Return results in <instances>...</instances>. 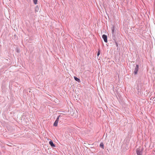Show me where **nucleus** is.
Returning <instances> with one entry per match:
<instances>
[{
	"label": "nucleus",
	"instance_id": "13",
	"mask_svg": "<svg viewBox=\"0 0 155 155\" xmlns=\"http://www.w3.org/2000/svg\"><path fill=\"white\" fill-rule=\"evenodd\" d=\"M115 44H116V47H118V43L116 42H115Z\"/></svg>",
	"mask_w": 155,
	"mask_h": 155
},
{
	"label": "nucleus",
	"instance_id": "14",
	"mask_svg": "<svg viewBox=\"0 0 155 155\" xmlns=\"http://www.w3.org/2000/svg\"><path fill=\"white\" fill-rule=\"evenodd\" d=\"M56 122H58V121L57 120H56L55 121Z\"/></svg>",
	"mask_w": 155,
	"mask_h": 155
},
{
	"label": "nucleus",
	"instance_id": "9",
	"mask_svg": "<svg viewBox=\"0 0 155 155\" xmlns=\"http://www.w3.org/2000/svg\"><path fill=\"white\" fill-rule=\"evenodd\" d=\"M33 2L34 4L35 5L38 4V0H33Z\"/></svg>",
	"mask_w": 155,
	"mask_h": 155
},
{
	"label": "nucleus",
	"instance_id": "3",
	"mask_svg": "<svg viewBox=\"0 0 155 155\" xmlns=\"http://www.w3.org/2000/svg\"><path fill=\"white\" fill-rule=\"evenodd\" d=\"M102 38L103 39L105 42H107V36L106 35H103L102 36Z\"/></svg>",
	"mask_w": 155,
	"mask_h": 155
},
{
	"label": "nucleus",
	"instance_id": "5",
	"mask_svg": "<svg viewBox=\"0 0 155 155\" xmlns=\"http://www.w3.org/2000/svg\"><path fill=\"white\" fill-rule=\"evenodd\" d=\"M74 79H75V80L78 81V82H80V79L79 78H78L74 76Z\"/></svg>",
	"mask_w": 155,
	"mask_h": 155
},
{
	"label": "nucleus",
	"instance_id": "1",
	"mask_svg": "<svg viewBox=\"0 0 155 155\" xmlns=\"http://www.w3.org/2000/svg\"><path fill=\"white\" fill-rule=\"evenodd\" d=\"M143 149L142 147H140L136 149V152L137 155H142Z\"/></svg>",
	"mask_w": 155,
	"mask_h": 155
},
{
	"label": "nucleus",
	"instance_id": "12",
	"mask_svg": "<svg viewBox=\"0 0 155 155\" xmlns=\"http://www.w3.org/2000/svg\"><path fill=\"white\" fill-rule=\"evenodd\" d=\"M100 54V51L99 50V51L97 53V56H98Z\"/></svg>",
	"mask_w": 155,
	"mask_h": 155
},
{
	"label": "nucleus",
	"instance_id": "10",
	"mask_svg": "<svg viewBox=\"0 0 155 155\" xmlns=\"http://www.w3.org/2000/svg\"><path fill=\"white\" fill-rule=\"evenodd\" d=\"M114 28H113L112 29V33L113 35V34H114Z\"/></svg>",
	"mask_w": 155,
	"mask_h": 155
},
{
	"label": "nucleus",
	"instance_id": "11",
	"mask_svg": "<svg viewBox=\"0 0 155 155\" xmlns=\"http://www.w3.org/2000/svg\"><path fill=\"white\" fill-rule=\"evenodd\" d=\"M60 116H61L60 115H59V116H58L57 117V119H56V120H58V121H59V117H60Z\"/></svg>",
	"mask_w": 155,
	"mask_h": 155
},
{
	"label": "nucleus",
	"instance_id": "4",
	"mask_svg": "<svg viewBox=\"0 0 155 155\" xmlns=\"http://www.w3.org/2000/svg\"><path fill=\"white\" fill-rule=\"evenodd\" d=\"M49 143L52 147H55V146L52 140H51L49 142Z\"/></svg>",
	"mask_w": 155,
	"mask_h": 155
},
{
	"label": "nucleus",
	"instance_id": "7",
	"mask_svg": "<svg viewBox=\"0 0 155 155\" xmlns=\"http://www.w3.org/2000/svg\"><path fill=\"white\" fill-rule=\"evenodd\" d=\"M100 147L102 148V149H104V144L102 142L101 143H100Z\"/></svg>",
	"mask_w": 155,
	"mask_h": 155
},
{
	"label": "nucleus",
	"instance_id": "2",
	"mask_svg": "<svg viewBox=\"0 0 155 155\" xmlns=\"http://www.w3.org/2000/svg\"><path fill=\"white\" fill-rule=\"evenodd\" d=\"M139 69V65L137 64L135 68L134 71V73L135 74H137V72Z\"/></svg>",
	"mask_w": 155,
	"mask_h": 155
},
{
	"label": "nucleus",
	"instance_id": "6",
	"mask_svg": "<svg viewBox=\"0 0 155 155\" xmlns=\"http://www.w3.org/2000/svg\"><path fill=\"white\" fill-rule=\"evenodd\" d=\"M39 10V8L38 5H37L35 8V12H38Z\"/></svg>",
	"mask_w": 155,
	"mask_h": 155
},
{
	"label": "nucleus",
	"instance_id": "8",
	"mask_svg": "<svg viewBox=\"0 0 155 155\" xmlns=\"http://www.w3.org/2000/svg\"><path fill=\"white\" fill-rule=\"evenodd\" d=\"M58 122H56L55 121L54 122V126L55 127H56L58 125Z\"/></svg>",
	"mask_w": 155,
	"mask_h": 155
}]
</instances>
